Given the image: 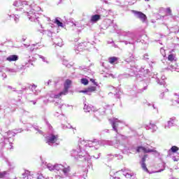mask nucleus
<instances>
[{
	"label": "nucleus",
	"mask_w": 179,
	"mask_h": 179,
	"mask_svg": "<svg viewBox=\"0 0 179 179\" xmlns=\"http://www.w3.org/2000/svg\"><path fill=\"white\" fill-rule=\"evenodd\" d=\"M117 34L120 35L122 37H124L123 43L127 45L128 44H131L133 45V50H135V43H141L142 44H148V36L146 35H143L138 38L136 34L132 31H125L120 30L117 32Z\"/></svg>",
	"instance_id": "obj_1"
},
{
	"label": "nucleus",
	"mask_w": 179,
	"mask_h": 179,
	"mask_svg": "<svg viewBox=\"0 0 179 179\" xmlns=\"http://www.w3.org/2000/svg\"><path fill=\"white\" fill-rule=\"evenodd\" d=\"M23 130L22 129H14L13 131H8L1 139L0 145L1 148H6L9 149L10 146H12V142H13V136L17 134H20Z\"/></svg>",
	"instance_id": "obj_2"
},
{
	"label": "nucleus",
	"mask_w": 179,
	"mask_h": 179,
	"mask_svg": "<svg viewBox=\"0 0 179 179\" xmlns=\"http://www.w3.org/2000/svg\"><path fill=\"white\" fill-rule=\"evenodd\" d=\"M128 139V137H127L124 135H122L121 134L117 133L115 136V141H108L107 145H109V146H115L117 149L121 148V146H124V143L121 141H127Z\"/></svg>",
	"instance_id": "obj_3"
},
{
	"label": "nucleus",
	"mask_w": 179,
	"mask_h": 179,
	"mask_svg": "<svg viewBox=\"0 0 179 179\" xmlns=\"http://www.w3.org/2000/svg\"><path fill=\"white\" fill-rule=\"evenodd\" d=\"M30 6L31 8L28 10L29 13L25 12L26 15H27L29 20L35 22H38V23H40L38 22V17L37 16L38 14L37 12H40V10H41V8L38 6H34V8H31V4H30Z\"/></svg>",
	"instance_id": "obj_4"
},
{
	"label": "nucleus",
	"mask_w": 179,
	"mask_h": 179,
	"mask_svg": "<svg viewBox=\"0 0 179 179\" xmlns=\"http://www.w3.org/2000/svg\"><path fill=\"white\" fill-rule=\"evenodd\" d=\"M13 6H22V8L21 7L17 8L16 10H20V12H23L24 13H25V12L29 13V10H30L31 8L29 1L23 0L14 1Z\"/></svg>",
	"instance_id": "obj_5"
},
{
	"label": "nucleus",
	"mask_w": 179,
	"mask_h": 179,
	"mask_svg": "<svg viewBox=\"0 0 179 179\" xmlns=\"http://www.w3.org/2000/svg\"><path fill=\"white\" fill-rule=\"evenodd\" d=\"M59 171L60 175H59V177L61 178H64V177H71V167H64L62 164H55V171Z\"/></svg>",
	"instance_id": "obj_6"
},
{
	"label": "nucleus",
	"mask_w": 179,
	"mask_h": 179,
	"mask_svg": "<svg viewBox=\"0 0 179 179\" xmlns=\"http://www.w3.org/2000/svg\"><path fill=\"white\" fill-rule=\"evenodd\" d=\"M81 145H83L85 148H91L92 150H97L99 146H100V141L97 139L83 141Z\"/></svg>",
	"instance_id": "obj_7"
},
{
	"label": "nucleus",
	"mask_w": 179,
	"mask_h": 179,
	"mask_svg": "<svg viewBox=\"0 0 179 179\" xmlns=\"http://www.w3.org/2000/svg\"><path fill=\"white\" fill-rule=\"evenodd\" d=\"M92 47H93V44L90 42H84L79 43L78 45H76L74 50L76 54H79V52L83 51V50L89 51Z\"/></svg>",
	"instance_id": "obj_8"
},
{
	"label": "nucleus",
	"mask_w": 179,
	"mask_h": 179,
	"mask_svg": "<svg viewBox=\"0 0 179 179\" xmlns=\"http://www.w3.org/2000/svg\"><path fill=\"white\" fill-rule=\"evenodd\" d=\"M72 85V80L67 79L65 80L64 84V90L60 92L59 94H55L54 98L55 99H59L61 96H66V94L68 92H69V89L71 88V85Z\"/></svg>",
	"instance_id": "obj_9"
},
{
	"label": "nucleus",
	"mask_w": 179,
	"mask_h": 179,
	"mask_svg": "<svg viewBox=\"0 0 179 179\" xmlns=\"http://www.w3.org/2000/svg\"><path fill=\"white\" fill-rule=\"evenodd\" d=\"M136 152L138 153L140 152H143V153H154L155 157H159L160 156V153L152 147L150 148L149 147L138 146L136 148Z\"/></svg>",
	"instance_id": "obj_10"
},
{
	"label": "nucleus",
	"mask_w": 179,
	"mask_h": 179,
	"mask_svg": "<svg viewBox=\"0 0 179 179\" xmlns=\"http://www.w3.org/2000/svg\"><path fill=\"white\" fill-rule=\"evenodd\" d=\"M80 150H73L71 152V157H74L76 160H79V159H83V160H86V152L85 151H82V147L79 146Z\"/></svg>",
	"instance_id": "obj_11"
},
{
	"label": "nucleus",
	"mask_w": 179,
	"mask_h": 179,
	"mask_svg": "<svg viewBox=\"0 0 179 179\" xmlns=\"http://www.w3.org/2000/svg\"><path fill=\"white\" fill-rule=\"evenodd\" d=\"M133 13L137 19H139L142 23H148V17L145 13L141 11L133 10Z\"/></svg>",
	"instance_id": "obj_12"
},
{
	"label": "nucleus",
	"mask_w": 179,
	"mask_h": 179,
	"mask_svg": "<svg viewBox=\"0 0 179 179\" xmlns=\"http://www.w3.org/2000/svg\"><path fill=\"white\" fill-rule=\"evenodd\" d=\"M109 122L112 125L113 131H115L116 133L118 134L117 128H120V125H121L122 122L117 118L110 119Z\"/></svg>",
	"instance_id": "obj_13"
},
{
	"label": "nucleus",
	"mask_w": 179,
	"mask_h": 179,
	"mask_svg": "<svg viewBox=\"0 0 179 179\" xmlns=\"http://www.w3.org/2000/svg\"><path fill=\"white\" fill-rule=\"evenodd\" d=\"M121 171H122L123 176H124V177L127 179H137L135 173L128 172V169L124 168L122 169Z\"/></svg>",
	"instance_id": "obj_14"
},
{
	"label": "nucleus",
	"mask_w": 179,
	"mask_h": 179,
	"mask_svg": "<svg viewBox=\"0 0 179 179\" xmlns=\"http://www.w3.org/2000/svg\"><path fill=\"white\" fill-rule=\"evenodd\" d=\"M57 139L58 135L51 134L49 136H48L47 143L52 146L53 143H55V142H57Z\"/></svg>",
	"instance_id": "obj_15"
},
{
	"label": "nucleus",
	"mask_w": 179,
	"mask_h": 179,
	"mask_svg": "<svg viewBox=\"0 0 179 179\" xmlns=\"http://www.w3.org/2000/svg\"><path fill=\"white\" fill-rule=\"evenodd\" d=\"M176 117H171L167 122V124L164 126L165 129H170V128L174 127V125H176Z\"/></svg>",
	"instance_id": "obj_16"
},
{
	"label": "nucleus",
	"mask_w": 179,
	"mask_h": 179,
	"mask_svg": "<svg viewBox=\"0 0 179 179\" xmlns=\"http://www.w3.org/2000/svg\"><path fill=\"white\" fill-rule=\"evenodd\" d=\"M1 110H3L4 113H6V111L8 113H13V111H15V110L10 108L8 103H3L1 105H0V111Z\"/></svg>",
	"instance_id": "obj_17"
},
{
	"label": "nucleus",
	"mask_w": 179,
	"mask_h": 179,
	"mask_svg": "<svg viewBox=\"0 0 179 179\" xmlns=\"http://www.w3.org/2000/svg\"><path fill=\"white\" fill-rule=\"evenodd\" d=\"M148 157V155H144L143 157L141 158V161L140 162V164L141 165V167L143 170H144V171H148V167H146V163H145Z\"/></svg>",
	"instance_id": "obj_18"
},
{
	"label": "nucleus",
	"mask_w": 179,
	"mask_h": 179,
	"mask_svg": "<svg viewBox=\"0 0 179 179\" xmlns=\"http://www.w3.org/2000/svg\"><path fill=\"white\" fill-rule=\"evenodd\" d=\"M27 87V90L30 89L32 93L35 94V96H38V94H40L41 91L37 90V85L32 84V85H29L28 87Z\"/></svg>",
	"instance_id": "obj_19"
},
{
	"label": "nucleus",
	"mask_w": 179,
	"mask_h": 179,
	"mask_svg": "<svg viewBox=\"0 0 179 179\" xmlns=\"http://www.w3.org/2000/svg\"><path fill=\"white\" fill-rule=\"evenodd\" d=\"M3 120L5 122L6 127H9V125L13 122V117H12V116L8 117V116L5 115L3 119L0 117V122L3 121Z\"/></svg>",
	"instance_id": "obj_20"
},
{
	"label": "nucleus",
	"mask_w": 179,
	"mask_h": 179,
	"mask_svg": "<svg viewBox=\"0 0 179 179\" xmlns=\"http://www.w3.org/2000/svg\"><path fill=\"white\" fill-rule=\"evenodd\" d=\"M152 78H157V83H158V85H160L161 86H164V85H166V76H162L161 77V79H159V78H157V74H154Z\"/></svg>",
	"instance_id": "obj_21"
},
{
	"label": "nucleus",
	"mask_w": 179,
	"mask_h": 179,
	"mask_svg": "<svg viewBox=\"0 0 179 179\" xmlns=\"http://www.w3.org/2000/svg\"><path fill=\"white\" fill-rule=\"evenodd\" d=\"M19 60V55H10L8 56L6 59V61H8V62H15V61Z\"/></svg>",
	"instance_id": "obj_22"
},
{
	"label": "nucleus",
	"mask_w": 179,
	"mask_h": 179,
	"mask_svg": "<svg viewBox=\"0 0 179 179\" xmlns=\"http://www.w3.org/2000/svg\"><path fill=\"white\" fill-rule=\"evenodd\" d=\"M145 128L147 130L151 129L152 132H156L157 131V126L152 123H150L149 124H145Z\"/></svg>",
	"instance_id": "obj_23"
},
{
	"label": "nucleus",
	"mask_w": 179,
	"mask_h": 179,
	"mask_svg": "<svg viewBox=\"0 0 179 179\" xmlns=\"http://www.w3.org/2000/svg\"><path fill=\"white\" fill-rule=\"evenodd\" d=\"M96 15L100 16V17H106L107 16V11L104 8H99L96 10Z\"/></svg>",
	"instance_id": "obj_24"
},
{
	"label": "nucleus",
	"mask_w": 179,
	"mask_h": 179,
	"mask_svg": "<svg viewBox=\"0 0 179 179\" xmlns=\"http://www.w3.org/2000/svg\"><path fill=\"white\" fill-rule=\"evenodd\" d=\"M84 111L85 113H90V111H96V109L94 108V107L87 105L86 103H85L84 105Z\"/></svg>",
	"instance_id": "obj_25"
},
{
	"label": "nucleus",
	"mask_w": 179,
	"mask_h": 179,
	"mask_svg": "<svg viewBox=\"0 0 179 179\" xmlns=\"http://www.w3.org/2000/svg\"><path fill=\"white\" fill-rule=\"evenodd\" d=\"M101 19L100 15L95 14L91 17L90 22L91 23H97Z\"/></svg>",
	"instance_id": "obj_26"
},
{
	"label": "nucleus",
	"mask_w": 179,
	"mask_h": 179,
	"mask_svg": "<svg viewBox=\"0 0 179 179\" xmlns=\"http://www.w3.org/2000/svg\"><path fill=\"white\" fill-rule=\"evenodd\" d=\"M52 41L54 44L58 45V47H62V45H64V41L62 39H61V38H58L57 39H52Z\"/></svg>",
	"instance_id": "obj_27"
},
{
	"label": "nucleus",
	"mask_w": 179,
	"mask_h": 179,
	"mask_svg": "<svg viewBox=\"0 0 179 179\" xmlns=\"http://www.w3.org/2000/svg\"><path fill=\"white\" fill-rule=\"evenodd\" d=\"M166 15H168V16H171L173 20H177V18H178L177 15H173V13H171V8H166Z\"/></svg>",
	"instance_id": "obj_28"
},
{
	"label": "nucleus",
	"mask_w": 179,
	"mask_h": 179,
	"mask_svg": "<svg viewBox=\"0 0 179 179\" xmlns=\"http://www.w3.org/2000/svg\"><path fill=\"white\" fill-rule=\"evenodd\" d=\"M40 43H41V39L39 40V42L35 43V44H32L31 45H29V51L30 52H33V51L34 50H38V47H37V45L40 44Z\"/></svg>",
	"instance_id": "obj_29"
},
{
	"label": "nucleus",
	"mask_w": 179,
	"mask_h": 179,
	"mask_svg": "<svg viewBox=\"0 0 179 179\" xmlns=\"http://www.w3.org/2000/svg\"><path fill=\"white\" fill-rule=\"evenodd\" d=\"M55 106H59V108H62V107H69V105L66 106V104L62 103L60 99L55 101Z\"/></svg>",
	"instance_id": "obj_30"
},
{
	"label": "nucleus",
	"mask_w": 179,
	"mask_h": 179,
	"mask_svg": "<svg viewBox=\"0 0 179 179\" xmlns=\"http://www.w3.org/2000/svg\"><path fill=\"white\" fill-rule=\"evenodd\" d=\"M108 62L114 64H118V57H110L108 58Z\"/></svg>",
	"instance_id": "obj_31"
},
{
	"label": "nucleus",
	"mask_w": 179,
	"mask_h": 179,
	"mask_svg": "<svg viewBox=\"0 0 179 179\" xmlns=\"http://www.w3.org/2000/svg\"><path fill=\"white\" fill-rule=\"evenodd\" d=\"M170 33H174L175 34H177V33H179V27L176 25L173 27H171L169 29Z\"/></svg>",
	"instance_id": "obj_32"
},
{
	"label": "nucleus",
	"mask_w": 179,
	"mask_h": 179,
	"mask_svg": "<svg viewBox=\"0 0 179 179\" xmlns=\"http://www.w3.org/2000/svg\"><path fill=\"white\" fill-rule=\"evenodd\" d=\"M54 23H55V24H57L59 27H64V23L61 22V18L59 17H56Z\"/></svg>",
	"instance_id": "obj_33"
},
{
	"label": "nucleus",
	"mask_w": 179,
	"mask_h": 179,
	"mask_svg": "<svg viewBox=\"0 0 179 179\" xmlns=\"http://www.w3.org/2000/svg\"><path fill=\"white\" fill-rule=\"evenodd\" d=\"M179 148L178 147L176 146V145H173L171 149L169 150V153H171V152L172 153H177V152H178Z\"/></svg>",
	"instance_id": "obj_34"
},
{
	"label": "nucleus",
	"mask_w": 179,
	"mask_h": 179,
	"mask_svg": "<svg viewBox=\"0 0 179 179\" xmlns=\"http://www.w3.org/2000/svg\"><path fill=\"white\" fill-rule=\"evenodd\" d=\"M7 72H9L10 73H12L13 75V73H16L17 72H19V69H9L8 68L6 69Z\"/></svg>",
	"instance_id": "obj_35"
},
{
	"label": "nucleus",
	"mask_w": 179,
	"mask_h": 179,
	"mask_svg": "<svg viewBox=\"0 0 179 179\" xmlns=\"http://www.w3.org/2000/svg\"><path fill=\"white\" fill-rule=\"evenodd\" d=\"M14 92H17L18 93V94H22L23 93H26V92H27V87H22V90H13Z\"/></svg>",
	"instance_id": "obj_36"
},
{
	"label": "nucleus",
	"mask_w": 179,
	"mask_h": 179,
	"mask_svg": "<svg viewBox=\"0 0 179 179\" xmlns=\"http://www.w3.org/2000/svg\"><path fill=\"white\" fill-rule=\"evenodd\" d=\"M43 34H46L48 37H52V31L50 30H43Z\"/></svg>",
	"instance_id": "obj_37"
},
{
	"label": "nucleus",
	"mask_w": 179,
	"mask_h": 179,
	"mask_svg": "<svg viewBox=\"0 0 179 179\" xmlns=\"http://www.w3.org/2000/svg\"><path fill=\"white\" fill-rule=\"evenodd\" d=\"M55 165H52V164H47V169L50 170V171H55Z\"/></svg>",
	"instance_id": "obj_38"
},
{
	"label": "nucleus",
	"mask_w": 179,
	"mask_h": 179,
	"mask_svg": "<svg viewBox=\"0 0 179 179\" xmlns=\"http://www.w3.org/2000/svg\"><path fill=\"white\" fill-rule=\"evenodd\" d=\"M34 129H35V131H37L38 132V134H40L41 135H43V131H41L40 129V127L37 125H33L32 126Z\"/></svg>",
	"instance_id": "obj_39"
},
{
	"label": "nucleus",
	"mask_w": 179,
	"mask_h": 179,
	"mask_svg": "<svg viewBox=\"0 0 179 179\" xmlns=\"http://www.w3.org/2000/svg\"><path fill=\"white\" fill-rule=\"evenodd\" d=\"M8 176V171H0V178H5Z\"/></svg>",
	"instance_id": "obj_40"
},
{
	"label": "nucleus",
	"mask_w": 179,
	"mask_h": 179,
	"mask_svg": "<svg viewBox=\"0 0 179 179\" xmlns=\"http://www.w3.org/2000/svg\"><path fill=\"white\" fill-rule=\"evenodd\" d=\"M145 90H148V84H146V85H144L143 88L138 89L137 92L138 93H143Z\"/></svg>",
	"instance_id": "obj_41"
},
{
	"label": "nucleus",
	"mask_w": 179,
	"mask_h": 179,
	"mask_svg": "<svg viewBox=\"0 0 179 179\" xmlns=\"http://www.w3.org/2000/svg\"><path fill=\"white\" fill-rule=\"evenodd\" d=\"M81 83L83 85H85V86H86V85H89V80H87V78H82Z\"/></svg>",
	"instance_id": "obj_42"
},
{
	"label": "nucleus",
	"mask_w": 179,
	"mask_h": 179,
	"mask_svg": "<svg viewBox=\"0 0 179 179\" xmlns=\"http://www.w3.org/2000/svg\"><path fill=\"white\" fill-rule=\"evenodd\" d=\"M89 94H92V92H95L96 87H90L87 88Z\"/></svg>",
	"instance_id": "obj_43"
},
{
	"label": "nucleus",
	"mask_w": 179,
	"mask_h": 179,
	"mask_svg": "<svg viewBox=\"0 0 179 179\" xmlns=\"http://www.w3.org/2000/svg\"><path fill=\"white\" fill-rule=\"evenodd\" d=\"M143 76L145 78H146V76H150V71H149V69H148L144 70Z\"/></svg>",
	"instance_id": "obj_44"
},
{
	"label": "nucleus",
	"mask_w": 179,
	"mask_h": 179,
	"mask_svg": "<svg viewBox=\"0 0 179 179\" xmlns=\"http://www.w3.org/2000/svg\"><path fill=\"white\" fill-rule=\"evenodd\" d=\"M106 159H107L108 162H111V160H113V159H114V155H113L112 154H108L106 156Z\"/></svg>",
	"instance_id": "obj_45"
},
{
	"label": "nucleus",
	"mask_w": 179,
	"mask_h": 179,
	"mask_svg": "<svg viewBox=\"0 0 179 179\" xmlns=\"http://www.w3.org/2000/svg\"><path fill=\"white\" fill-rule=\"evenodd\" d=\"M79 69H82L84 72H90L89 68H86L85 66H79Z\"/></svg>",
	"instance_id": "obj_46"
},
{
	"label": "nucleus",
	"mask_w": 179,
	"mask_h": 179,
	"mask_svg": "<svg viewBox=\"0 0 179 179\" xmlns=\"http://www.w3.org/2000/svg\"><path fill=\"white\" fill-rule=\"evenodd\" d=\"M38 57L41 59H42L43 62H46V64H48V61H47V59L45 58V57L41 55H38Z\"/></svg>",
	"instance_id": "obj_47"
},
{
	"label": "nucleus",
	"mask_w": 179,
	"mask_h": 179,
	"mask_svg": "<svg viewBox=\"0 0 179 179\" xmlns=\"http://www.w3.org/2000/svg\"><path fill=\"white\" fill-rule=\"evenodd\" d=\"M174 55L171 54L168 56V60H169L171 62H173V61H174Z\"/></svg>",
	"instance_id": "obj_48"
},
{
	"label": "nucleus",
	"mask_w": 179,
	"mask_h": 179,
	"mask_svg": "<svg viewBox=\"0 0 179 179\" xmlns=\"http://www.w3.org/2000/svg\"><path fill=\"white\" fill-rule=\"evenodd\" d=\"M10 16L13 17L15 23L19 22V15H10Z\"/></svg>",
	"instance_id": "obj_49"
},
{
	"label": "nucleus",
	"mask_w": 179,
	"mask_h": 179,
	"mask_svg": "<svg viewBox=\"0 0 179 179\" xmlns=\"http://www.w3.org/2000/svg\"><path fill=\"white\" fill-rule=\"evenodd\" d=\"M79 93H85V94H88V96H92V94H89L88 90H82L79 91Z\"/></svg>",
	"instance_id": "obj_50"
},
{
	"label": "nucleus",
	"mask_w": 179,
	"mask_h": 179,
	"mask_svg": "<svg viewBox=\"0 0 179 179\" xmlns=\"http://www.w3.org/2000/svg\"><path fill=\"white\" fill-rule=\"evenodd\" d=\"M160 52L162 55V57H166V50L163 48H160Z\"/></svg>",
	"instance_id": "obj_51"
},
{
	"label": "nucleus",
	"mask_w": 179,
	"mask_h": 179,
	"mask_svg": "<svg viewBox=\"0 0 179 179\" xmlns=\"http://www.w3.org/2000/svg\"><path fill=\"white\" fill-rule=\"evenodd\" d=\"M62 129H71V128H72V126L71 125L66 126L64 124H62Z\"/></svg>",
	"instance_id": "obj_52"
},
{
	"label": "nucleus",
	"mask_w": 179,
	"mask_h": 179,
	"mask_svg": "<svg viewBox=\"0 0 179 179\" xmlns=\"http://www.w3.org/2000/svg\"><path fill=\"white\" fill-rule=\"evenodd\" d=\"M132 59H134V56H132V55H131L129 58L126 59V62H131L132 61Z\"/></svg>",
	"instance_id": "obj_53"
},
{
	"label": "nucleus",
	"mask_w": 179,
	"mask_h": 179,
	"mask_svg": "<svg viewBox=\"0 0 179 179\" xmlns=\"http://www.w3.org/2000/svg\"><path fill=\"white\" fill-rule=\"evenodd\" d=\"M134 75H136L135 71L130 69V72L129 73V76H134Z\"/></svg>",
	"instance_id": "obj_54"
},
{
	"label": "nucleus",
	"mask_w": 179,
	"mask_h": 179,
	"mask_svg": "<svg viewBox=\"0 0 179 179\" xmlns=\"http://www.w3.org/2000/svg\"><path fill=\"white\" fill-rule=\"evenodd\" d=\"M143 59H145V61H149V55L148 53L144 55Z\"/></svg>",
	"instance_id": "obj_55"
},
{
	"label": "nucleus",
	"mask_w": 179,
	"mask_h": 179,
	"mask_svg": "<svg viewBox=\"0 0 179 179\" xmlns=\"http://www.w3.org/2000/svg\"><path fill=\"white\" fill-rule=\"evenodd\" d=\"M115 157H117L118 160H121V159H122V155L120 154H115Z\"/></svg>",
	"instance_id": "obj_56"
},
{
	"label": "nucleus",
	"mask_w": 179,
	"mask_h": 179,
	"mask_svg": "<svg viewBox=\"0 0 179 179\" xmlns=\"http://www.w3.org/2000/svg\"><path fill=\"white\" fill-rule=\"evenodd\" d=\"M101 155V153H99L98 155H93L92 156V157H94V159H100V155Z\"/></svg>",
	"instance_id": "obj_57"
},
{
	"label": "nucleus",
	"mask_w": 179,
	"mask_h": 179,
	"mask_svg": "<svg viewBox=\"0 0 179 179\" xmlns=\"http://www.w3.org/2000/svg\"><path fill=\"white\" fill-rule=\"evenodd\" d=\"M31 55V53H30V52L29 54L24 53L25 58H30Z\"/></svg>",
	"instance_id": "obj_58"
},
{
	"label": "nucleus",
	"mask_w": 179,
	"mask_h": 179,
	"mask_svg": "<svg viewBox=\"0 0 179 179\" xmlns=\"http://www.w3.org/2000/svg\"><path fill=\"white\" fill-rule=\"evenodd\" d=\"M172 159H173V162H178V160H179L178 157H173Z\"/></svg>",
	"instance_id": "obj_59"
},
{
	"label": "nucleus",
	"mask_w": 179,
	"mask_h": 179,
	"mask_svg": "<svg viewBox=\"0 0 179 179\" xmlns=\"http://www.w3.org/2000/svg\"><path fill=\"white\" fill-rule=\"evenodd\" d=\"M63 65H66V66H68L69 68L71 66V65L66 64V61H63Z\"/></svg>",
	"instance_id": "obj_60"
},
{
	"label": "nucleus",
	"mask_w": 179,
	"mask_h": 179,
	"mask_svg": "<svg viewBox=\"0 0 179 179\" xmlns=\"http://www.w3.org/2000/svg\"><path fill=\"white\" fill-rule=\"evenodd\" d=\"M7 88L9 89L10 90H15V88H13V87L10 85H7Z\"/></svg>",
	"instance_id": "obj_61"
},
{
	"label": "nucleus",
	"mask_w": 179,
	"mask_h": 179,
	"mask_svg": "<svg viewBox=\"0 0 179 179\" xmlns=\"http://www.w3.org/2000/svg\"><path fill=\"white\" fill-rule=\"evenodd\" d=\"M38 179H44V176H43V175H38L37 177Z\"/></svg>",
	"instance_id": "obj_62"
},
{
	"label": "nucleus",
	"mask_w": 179,
	"mask_h": 179,
	"mask_svg": "<svg viewBox=\"0 0 179 179\" xmlns=\"http://www.w3.org/2000/svg\"><path fill=\"white\" fill-rule=\"evenodd\" d=\"M164 97V92H162L159 95V99H163Z\"/></svg>",
	"instance_id": "obj_63"
},
{
	"label": "nucleus",
	"mask_w": 179,
	"mask_h": 179,
	"mask_svg": "<svg viewBox=\"0 0 179 179\" xmlns=\"http://www.w3.org/2000/svg\"><path fill=\"white\" fill-rule=\"evenodd\" d=\"M91 81L92 82V83H94V85H95V86H97V83H96L94 79H91Z\"/></svg>",
	"instance_id": "obj_64"
}]
</instances>
